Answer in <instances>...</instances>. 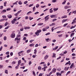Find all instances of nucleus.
I'll return each instance as SVG.
<instances>
[{
	"label": "nucleus",
	"mask_w": 76,
	"mask_h": 76,
	"mask_svg": "<svg viewBox=\"0 0 76 76\" xmlns=\"http://www.w3.org/2000/svg\"><path fill=\"white\" fill-rule=\"evenodd\" d=\"M67 18V16L66 15L62 16L61 17V19H65V18Z\"/></svg>",
	"instance_id": "obj_8"
},
{
	"label": "nucleus",
	"mask_w": 76,
	"mask_h": 76,
	"mask_svg": "<svg viewBox=\"0 0 76 76\" xmlns=\"http://www.w3.org/2000/svg\"><path fill=\"white\" fill-rule=\"evenodd\" d=\"M38 76H42V73H40Z\"/></svg>",
	"instance_id": "obj_61"
},
{
	"label": "nucleus",
	"mask_w": 76,
	"mask_h": 76,
	"mask_svg": "<svg viewBox=\"0 0 76 76\" xmlns=\"http://www.w3.org/2000/svg\"><path fill=\"white\" fill-rule=\"evenodd\" d=\"M2 13H4V12H6V10H4L2 11Z\"/></svg>",
	"instance_id": "obj_46"
},
{
	"label": "nucleus",
	"mask_w": 76,
	"mask_h": 76,
	"mask_svg": "<svg viewBox=\"0 0 76 76\" xmlns=\"http://www.w3.org/2000/svg\"><path fill=\"white\" fill-rule=\"evenodd\" d=\"M4 41H6L7 39V37L6 36H4Z\"/></svg>",
	"instance_id": "obj_42"
},
{
	"label": "nucleus",
	"mask_w": 76,
	"mask_h": 76,
	"mask_svg": "<svg viewBox=\"0 0 76 76\" xmlns=\"http://www.w3.org/2000/svg\"><path fill=\"white\" fill-rule=\"evenodd\" d=\"M9 26H7L6 28H5V29H7L9 28Z\"/></svg>",
	"instance_id": "obj_63"
},
{
	"label": "nucleus",
	"mask_w": 76,
	"mask_h": 76,
	"mask_svg": "<svg viewBox=\"0 0 76 76\" xmlns=\"http://www.w3.org/2000/svg\"><path fill=\"white\" fill-rule=\"evenodd\" d=\"M41 7L42 8H44V7H46V6H41Z\"/></svg>",
	"instance_id": "obj_62"
},
{
	"label": "nucleus",
	"mask_w": 76,
	"mask_h": 76,
	"mask_svg": "<svg viewBox=\"0 0 76 76\" xmlns=\"http://www.w3.org/2000/svg\"><path fill=\"white\" fill-rule=\"evenodd\" d=\"M66 0H64V1L63 2L62 4H66Z\"/></svg>",
	"instance_id": "obj_18"
},
{
	"label": "nucleus",
	"mask_w": 76,
	"mask_h": 76,
	"mask_svg": "<svg viewBox=\"0 0 76 76\" xmlns=\"http://www.w3.org/2000/svg\"><path fill=\"white\" fill-rule=\"evenodd\" d=\"M34 51V54H37V49H35Z\"/></svg>",
	"instance_id": "obj_25"
},
{
	"label": "nucleus",
	"mask_w": 76,
	"mask_h": 76,
	"mask_svg": "<svg viewBox=\"0 0 76 76\" xmlns=\"http://www.w3.org/2000/svg\"><path fill=\"white\" fill-rule=\"evenodd\" d=\"M56 69L53 68L52 69V72H53V73H55V72H56Z\"/></svg>",
	"instance_id": "obj_9"
},
{
	"label": "nucleus",
	"mask_w": 76,
	"mask_h": 76,
	"mask_svg": "<svg viewBox=\"0 0 76 76\" xmlns=\"http://www.w3.org/2000/svg\"><path fill=\"white\" fill-rule=\"evenodd\" d=\"M65 9H69V7L68 6H65L64 7Z\"/></svg>",
	"instance_id": "obj_13"
},
{
	"label": "nucleus",
	"mask_w": 76,
	"mask_h": 76,
	"mask_svg": "<svg viewBox=\"0 0 76 76\" xmlns=\"http://www.w3.org/2000/svg\"><path fill=\"white\" fill-rule=\"evenodd\" d=\"M27 3L28 1H26L24 2V4H26V3Z\"/></svg>",
	"instance_id": "obj_51"
},
{
	"label": "nucleus",
	"mask_w": 76,
	"mask_h": 76,
	"mask_svg": "<svg viewBox=\"0 0 76 76\" xmlns=\"http://www.w3.org/2000/svg\"><path fill=\"white\" fill-rule=\"evenodd\" d=\"M38 70H41V66H38Z\"/></svg>",
	"instance_id": "obj_33"
},
{
	"label": "nucleus",
	"mask_w": 76,
	"mask_h": 76,
	"mask_svg": "<svg viewBox=\"0 0 76 76\" xmlns=\"http://www.w3.org/2000/svg\"><path fill=\"white\" fill-rule=\"evenodd\" d=\"M56 75L57 76H60V75H61V74L59 72H57Z\"/></svg>",
	"instance_id": "obj_15"
},
{
	"label": "nucleus",
	"mask_w": 76,
	"mask_h": 76,
	"mask_svg": "<svg viewBox=\"0 0 76 76\" xmlns=\"http://www.w3.org/2000/svg\"><path fill=\"white\" fill-rule=\"evenodd\" d=\"M49 16H50V15H48L45 17V21H47V20H48L49 19Z\"/></svg>",
	"instance_id": "obj_3"
},
{
	"label": "nucleus",
	"mask_w": 76,
	"mask_h": 76,
	"mask_svg": "<svg viewBox=\"0 0 76 76\" xmlns=\"http://www.w3.org/2000/svg\"><path fill=\"white\" fill-rule=\"evenodd\" d=\"M30 29V27L29 26L24 27V29Z\"/></svg>",
	"instance_id": "obj_7"
},
{
	"label": "nucleus",
	"mask_w": 76,
	"mask_h": 76,
	"mask_svg": "<svg viewBox=\"0 0 76 76\" xmlns=\"http://www.w3.org/2000/svg\"><path fill=\"white\" fill-rule=\"evenodd\" d=\"M12 64H16V62L15 61H13L12 63Z\"/></svg>",
	"instance_id": "obj_47"
},
{
	"label": "nucleus",
	"mask_w": 76,
	"mask_h": 76,
	"mask_svg": "<svg viewBox=\"0 0 76 76\" xmlns=\"http://www.w3.org/2000/svg\"><path fill=\"white\" fill-rule=\"evenodd\" d=\"M64 55L63 53H61L59 54V56H64Z\"/></svg>",
	"instance_id": "obj_54"
},
{
	"label": "nucleus",
	"mask_w": 76,
	"mask_h": 76,
	"mask_svg": "<svg viewBox=\"0 0 76 76\" xmlns=\"http://www.w3.org/2000/svg\"><path fill=\"white\" fill-rule=\"evenodd\" d=\"M26 37H24L23 39V40L25 41V40H26Z\"/></svg>",
	"instance_id": "obj_49"
},
{
	"label": "nucleus",
	"mask_w": 76,
	"mask_h": 76,
	"mask_svg": "<svg viewBox=\"0 0 76 76\" xmlns=\"http://www.w3.org/2000/svg\"><path fill=\"white\" fill-rule=\"evenodd\" d=\"M54 27H52L51 29V30H52V32H53V31H54Z\"/></svg>",
	"instance_id": "obj_53"
},
{
	"label": "nucleus",
	"mask_w": 76,
	"mask_h": 76,
	"mask_svg": "<svg viewBox=\"0 0 76 76\" xmlns=\"http://www.w3.org/2000/svg\"><path fill=\"white\" fill-rule=\"evenodd\" d=\"M50 35V33L49 32L48 33H47L45 35Z\"/></svg>",
	"instance_id": "obj_60"
},
{
	"label": "nucleus",
	"mask_w": 76,
	"mask_h": 76,
	"mask_svg": "<svg viewBox=\"0 0 76 76\" xmlns=\"http://www.w3.org/2000/svg\"><path fill=\"white\" fill-rule=\"evenodd\" d=\"M15 41H17V43H19V42H20V38H18L17 37L15 39Z\"/></svg>",
	"instance_id": "obj_2"
},
{
	"label": "nucleus",
	"mask_w": 76,
	"mask_h": 76,
	"mask_svg": "<svg viewBox=\"0 0 76 76\" xmlns=\"http://www.w3.org/2000/svg\"><path fill=\"white\" fill-rule=\"evenodd\" d=\"M22 52H24V51H21L18 53V54H20L21 53H22Z\"/></svg>",
	"instance_id": "obj_32"
},
{
	"label": "nucleus",
	"mask_w": 76,
	"mask_h": 76,
	"mask_svg": "<svg viewBox=\"0 0 76 76\" xmlns=\"http://www.w3.org/2000/svg\"><path fill=\"white\" fill-rule=\"evenodd\" d=\"M71 10V9H68L67 10V13H69V12H70V11Z\"/></svg>",
	"instance_id": "obj_56"
},
{
	"label": "nucleus",
	"mask_w": 76,
	"mask_h": 76,
	"mask_svg": "<svg viewBox=\"0 0 76 76\" xmlns=\"http://www.w3.org/2000/svg\"><path fill=\"white\" fill-rule=\"evenodd\" d=\"M67 20V19H64L62 20V23H64Z\"/></svg>",
	"instance_id": "obj_5"
},
{
	"label": "nucleus",
	"mask_w": 76,
	"mask_h": 76,
	"mask_svg": "<svg viewBox=\"0 0 76 76\" xmlns=\"http://www.w3.org/2000/svg\"><path fill=\"white\" fill-rule=\"evenodd\" d=\"M33 19H34V18L33 17H32L30 16L29 17V19L30 20H31Z\"/></svg>",
	"instance_id": "obj_28"
},
{
	"label": "nucleus",
	"mask_w": 76,
	"mask_h": 76,
	"mask_svg": "<svg viewBox=\"0 0 76 76\" xmlns=\"http://www.w3.org/2000/svg\"><path fill=\"white\" fill-rule=\"evenodd\" d=\"M49 56L48 55H46L44 57V60H47L48 58V57Z\"/></svg>",
	"instance_id": "obj_6"
},
{
	"label": "nucleus",
	"mask_w": 76,
	"mask_h": 76,
	"mask_svg": "<svg viewBox=\"0 0 76 76\" xmlns=\"http://www.w3.org/2000/svg\"><path fill=\"white\" fill-rule=\"evenodd\" d=\"M45 64V62H41L39 64H40V65H41L42 64Z\"/></svg>",
	"instance_id": "obj_39"
},
{
	"label": "nucleus",
	"mask_w": 76,
	"mask_h": 76,
	"mask_svg": "<svg viewBox=\"0 0 76 76\" xmlns=\"http://www.w3.org/2000/svg\"><path fill=\"white\" fill-rule=\"evenodd\" d=\"M3 68V66L0 65V69Z\"/></svg>",
	"instance_id": "obj_50"
},
{
	"label": "nucleus",
	"mask_w": 76,
	"mask_h": 76,
	"mask_svg": "<svg viewBox=\"0 0 76 76\" xmlns=\"http://www.w3.org/2000/svg\"><path fill=\"white\" fill-rule=\"evenodd\" d=\"M42 25H43V23H39L38 24V25L40 26H42Z\"/></svg>",
	"instance_id": "obj_38"
},
{
	"label": "nucleus",
	"mask_w": 76,
	"mask_h": 76,
	"mask_svg": "<svg viewBox=\"0 0 76 76\" xmlns=\"http://www.w3.org/2000/svg\"><path fill=\"white\" fill-rule=\"evenodd\" d=\"M18 14L17 12L16 13L14 14V15L15 16H18Z\"/></svg>",
	"instance_id": "obj_41"
},
{
	"label": "nucleus",
	"mask_w": 76,
	"mask_h": 76,
	"mask_svg": "<svg viewBox=\"0 0 76 76\" xmlns=\"http://www.w3.org/2000/svg\"><path fill=\"white\" fill-rule=\"evenodd\" d=\"M56 53H53V57H56Z\"/></svg>",
	"instance_id": "obj_21"
},
{
	"label": "nucleus",
	"mask_w": 76,
	"mask_h": 76,
	"mask_svg": "<svg viewBox=\"0 0 76 76\" xmlns=\"http://www.w3.org/2000/svg\"><path fill=\"white\" fill-rule=\"evenodd\" d=\"M7 17L9 19H11V18H12V15H7Z\"/></svg>",
	"instance_id": "obj_10"
},
{
	"label": "nucleus",
	"mask_w": 76,
	"mask_h": 76,
	"mask_svg": "<svg viewBox=\"0 0 76 76\" xmlns=\"http://www.w3.org/2000/svg\"><path fill=\"white\" fill-rule=\"evenodd\" d=\"M11 23H12V24H14V23H15V21H14L13 20H12L11 21Z\"/></svg>",
	"instance_id": "obj_44"
},
{
	"label": "nucleus",
	"mask_w": 76,
	"mask_h": 76,
	"mask_svg": "<svg viewBox=\"0 0 76 76\" xmlns=\"http://www.w3.org/2000/svg\"><path fill=\"white\" fill-rule=\"evenodd\" d=\"M72 13L75 15L76 13V10L75 11H74L72 12Z\"/></svg>",
	"instance_id": "obj_43"
},
{
	"label": "nucleus",
	"mask_w": 76,
	"mask_h": 76,
	"mask_svg": "<svg viewBox=\"0 0 76 76\" xmlns=\"http://www.w3.org/2000/svg\"><path fill=\"white\" fill-rule=\"evenodd\" d=\"M31 64H32V62L31 61H29V62L28 63V64L29 65H31Z\"/></svg>",
	"instance_id": "obj_45"
},
{
	"label": "nucleus",
	"mask_w": 76,
	"mask_h": 76,
	"mask_svg": "<svg viewBox=\"0 0 76 76\" xmlns=\"http://www.w3.org/2000/svg\"><path fill=\"white\" fill-rule=\"evenodd\" d=\"M58 46H56L55 47V48H53V50H56L57 48H58Z\"/></svg>",
	"instance_id": "obj_14"
},
{
	"label": "nucleus",
	"mask_w": 76,
	"mask_h": 76,
	"mask_svg": "<svg viewBox=\"0 0 76 76\" xmlns=\"http://www.w3.org/2000/svg\"><path fill=\"white\" fill-rule=\"evenodd\" d=\"M69 69V67H68L67 68L66 67H65L64 68V70L65 71H67V70H68Z\"/></svg>",
	"instance_id": "obj_11"
},
{
	"label": "nucleus",
	"mask_w": 76,
	"mask_h": 76,
	"mask_svg": "<svg viewBox=\"0 0 76 76\" xmlns=\"http://www.w3.org/2000/svg\"><path fill=\"white\" fill-rule=\"evenodd\" d=\"M7 55H8V54H9V52L8 51L7 52H6L5 53Z\"/></svg>",
	"instance_id": "obj_58"
},
{
	"label": "nucleus",
	"mask_w": 76,
	"mask_h": 76,
	"mask_svg": "<svg viewBox=\"0 0 76 76\" xmlns=\"http://www.w3.org/2000/svg\"><path fill=\"white\" fill-rule=\"evenodd\" d=\"M38 46H39V45L37 44H36V45H35V47H38Z\"/></svg>",
	"instance_id": "obj_59"
},
{
	"label": "nucleus",
	"mask_w": 76,
	"mask_h": 76,
	"mask_svg": "<svg viewBox=\"0 0 76 76\" xmlns=\"http://www.w3.org/2000/svg\"><path fill=\"white\" fill-rule=\"evenodd\" d=\"M36 56H37V55H36V54L34 55H33L32 56L33 58H35V57H36Z\"/></svg>",
	"instance_id": "obj_48"
},
{
	"label": "nucleus",
	"mask_w": 76,
	"mask_h": 76,
	"mask_svg": "<svg viewBox=\"0 0 76 76\" xmlns=\"http://www.w3.org/2000/svg\"><path fill=\"white\" fill-rule=\"evenodd\" d=\"M58 36L59 38H60V37H63V34H59Z\"/></svg>",
	"instance_id": "obj_26"
},
{
	"label": "nucleus",
	"mask_w": 76,
	"mask_h": 76,
	"mask_svg": "<svg viewBox=\"0 0 76 76\" xmlns=\"http://www.w3.org/2000/svg\"><path fill=\"white\" fill-rule=\"evenodd\" d=\"M55 15H50V17L51 18H55Z\"/></svg>",
	"instance_id": "obj_23"
},
{
	"label": "nucleus",
	"mask_w": 76,
	"mask_h": 76,
	"mask_svg": "<svg viewBox=\"0 0 76 76\" xmlns=\"http://www.w3.org/2000/svg\"><path fill=\"white\" fill-rule=\"evenodd\" d=\"M5 73L6 74H8V70H6L5 71Z\"/></svg>",
	"instance_id": "obj_34"
},
{
	"label": "nucleus",
	"mask_w": 76,
	"mask_h": 76,
	"mask_svg": "<svg viewBox=\"0 0 76 76\" xmlns=\"http://www.w3.org/2000/svg\"><path fill=\"white\" fill-rule=\"evenodd\" d=\"M11 37L13 38H14L15 37V33H12L10 35Z\"/></svg>",
	"instance_id": "obj_4"
},
{
	"label": "nucleus",
	"mask_w": 76,
	"mask_h": 76,
	"mask_svg": "<svg viewBox=\"0 0 76 76\" xmlns=\"http://www.w3.org/2000/svg\"><path fill=\"white\" fill-rule=\"evenodd\" d=\"M8 24V22H6L4 24L5 26H6Z\"/></svg>",
	"instance_id": "obj_35"
},
{
	"label": "nucleus",
	"mask_w": 76,
	"mask_h": 76,
	"mask_svg": "<svg viewBox=\"0 0 76 76\" xmlns=\"http://www.w3.org/2000/svg\"><path fill=\"white\" fill-rule=\"evenodd\" d=\"M58 8H54L53 9V10L54 11H57V10H58Z\"/></svg>",
	"instance_id": "obj_20"
},
{
	"label": "nucleus",
	"mask_w": 76,
	"mask_h": 76,
	"mask_svg": "<svg viewBox=\"0 0 76 76\" xmlns=\"http://www.w3.org/2000/svg\"><path fill=\"white\" fill-rule=\"evenodd\" d=\"M33 5H34V4H30V5H28V7H32V6H33Z\"/></svg>",
	"instance_id": "obj_36"
},
{
	"label": "nucleus",
	"mask_w": 76,
	"mask_h": 76,
	"mask_svg": "<svg viewBox=\"0 0 76 76\" xmlns=\"http://www.w3.org/2000/svg\"><path fill=\"white\" fill-rule=\"evenodd\" d=\"M31 50V49L28 50L26 51V53H30Z\"/></svg>",
	"instance_id": "obj_16"
},
{
	"label": "nucleus",
	"mask_w": 76,
	"mask_h": 76,
	"mask_svg": "<svg viewBox=\"0 0 76 76\" xmlns=\"http://www.w3.org/2000/svg\"><path fill=\"white\" fill-rule=\"evenodd\" d=\"M34 45V44H31L29 45V46L30 47H33Z\"/></svg>",
	"instance_id": "obj_31"
},
{
	"label": "nucleus",
	"mask_w": 76,
	"mask_h": 76,
	"mask_svg": "<svg viewBox=\"0 0 76 76\" xmlns=\"http://www.w3.org/2000/svg\"><path fill=\"white\" fill-rule=\"evenodd\" d=\"M3 9V6H1L0 7V9Z\"/></svg>",
	"instance_id": "obj_64"
},
{
	"label": "nucleus",
	"mask_w": 76,
	"mask_h": 76,
	"mask_svg": "<svg viewBox=\"0 0 76 76\" xmlns=\"http://www.w3.org/2000/svg\"><path fill=\"white\" fill-rule=\"evenodd\" d=\"M35 10H36L35 7L34 6L33 8V12H35Z\"/></svg>",
	"instance_id": "obj_22"
},
{
	"label": "nucleus",
	"mask_w": 76,
	"mask_h": 76,
	"mask_svg": "<svg viewBox=\"0 0 76 76\" xmlns=\"http://www.w3.org/2000/svg\"><path fill=\"white\" fill-rule=\"evenodd\" d=\"M75 33H72L71 34H70V37L71 38H72V36H73L74 35H75Z\"/></svg>",
	"instance_id": "obj_12"
},
{
	"label": "nucleus",
	"mask_w": 76,
	"mask_h": 76,
	"mask_svg": "<svg viewBox=\"0 0 76 76\" xmlns=\"http://www.w3.org/2000/svg\"><path fill=\"white\" fill-rule=\"evenodd\" d=\"M49 9L47 8L46 9H45V10H44L43 12H45V11H47V10H49Z\"/></svg>",
	"instance_id": "obj_52"
},
{
	"label": "nucleus",
	"mask_w": 76,
	"mask_h": 76,
	"mask_svg": "<svg viewBox=\"0 0 76 76\" xmlns=\"http://www.w3.org/2000/svg\"><path fill=\"white\" fill-rule=\"evenodd\" d=\"M70 71H68L66 73V76H67V75H69V74H70Z\"/></svg>",
	"instance_id": "obj_30"
},
{
	"label": "nucleus",
	"mask_w": 76,
	"mask_h": 76,
	"mask_svg": "<svg viewBox=\"0 0 76 76\" xmlns=\"http://www.w3.org/2000/svg\"><path fill=\"white\" fill-rule=\"evenodd\" d=\"M68 25V23H66V24H64V25L63 26L64 27H65V26H66V25Z\"/></svg>",
	"instance_id": "obj_55"
},
{
	"label": "nucleus",
	"mask_w": 76,
	"mask_h": 76,
	"mask_svg": "<svg viewBox=\"0 0 76 76\" xmlns=\"http://www.w3.org/2000/svg\"><path fill=\"white\" fill-rule=\"evenodd\" d=\"M22 12V10H20L18 11L17 13H18V14H19V13H20V12Z\"/></svg>",
	"instance_id": "obj_57"
},
{
	"label": "nucleus",
	"mask_w": 76,
	"mask_h": 76,
	"mask_svg": "<svg viewBox=\"0 0 76 76\" xmlns=\"http://www.w3.org/2000/svg\"><path fill=\"white\" fill-rule=\"evenodd\" d=\"M42 30L39 29L37 30V31L35 32V34L37 36H39V33L41 32Z\"/></svg>",
	"instance_id": "obj_1"
},
{
	"label": "nucleus",
	"mask_w": 76,
	"mask_h": 76,
	"mask_svg": "<svg viewBox=\"0 0 76 76\" xmlns=\"http://www.w3.org/2000/svg\"><path fill=\"white\" fill-rule=\"evenodd\" d=\"M32 13V12L31 11H29L27 13V15H29L30 14H31V13Z\"/></svg>",
	"instance_id": "obj_29"
},
{
	"label": "nucleus",
	"mask_w": 76,
	"mask_h": 76,
	"mask_svg": "<svg viewBox=\"0 0 76 76\" xmlns=\"http://www.w3.org/2000/svg\"><path fill=\"white\" fill-rule=\"evenodd\" d=\"M52 2L53 3H56V2H57V0H52Z\"/></svg>",
	"instance_id": "obj_37"
},
{
	"label": "nucleus",
	"mask_w": 76,
	"mask_h": 76,
	"mask_svg": "<svg viewBox=\"0 0 76 76\" xmlns=\"http://www.w3.org/2000/svg\"><path fill=\"white\" fill-rule=\"evenodd\" d=\"M52 9L53 8H51L50 9V13H52V12H53V10H52Z\"/></svg>",
	"instance_id": "obj_17"
},
{
	"label": "nucleus",
	"mask_w": 76,
	"mask_h": 76,
	"mask_svg": "<svg viewBox=\"0 0 76 76\" xmlns=\"http://www.w3.org/2000/svg\"><path fill=\"white\" fill-rule=\"evenodd\" d=\"M42 31L43 32H44L45 31H47V30L46 28H44L42 29Z\"/></svg>",
	"instance_id": "obj_24"
},
{
	"label": "nucleus",
	"mask_w": 76,
	"mask_h": 76,
	"mask_svg": "<svg viewBox=\"0 0 76 76\" xmlns=\"http://www.w3.org/2000/svg\"><path fill=\"white\" fill-rule=\"evenodd\" d=\"M33 75H34V76H36V74H35V71H33Z\"/></svg>",
	"instance_id": "obj_40"
},
{
	"label": "nucleus",
	"mask_w": 76,
	"mask_h": 76,
	"mask_svg": "<svg viewBox=\"0 0 76 76\" xmlns=\"http://www.w3.org/2000/svg\"><path fill=\"white\" fill-rule=\"evenodd\" d=\"M36 8H38L39 7V5L38 4H37L36 5Z\"/></svg>",
	"instance_id": "obj_19"
},
{
	"label": "nucleus",
	"mask_w": 76,
	"mask_h": 76,
	"mask_svg": "<svg viewBox=\"0 0 76 76\" xmlns=\"http://www.w3.org/2000/svg\"><path fill=\"white\" fill-rule=\"evenodd\" d=\"M18 4H20V5H21L22 4V2L21 1H20L18 2Z\"/></svg>",
	"instance_id": "obj_27"
}]
</instances>
